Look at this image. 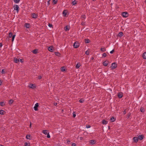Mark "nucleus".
Wrapping results in <instances>:
<instances>
[{
  "instance_id": "1",
  "label": "nucleus",
  "mask_w": 146,
  "mask_h": 146,
  "mask_svg": "<svg viewBox=\"0 0 146 146\" xmlns=\"http://www.w3.org/2000/svg\"><path fill=\"white\" fill-rule=\"evenodd\" d=\"M117 66V64L115 63H113L111 64V66L110 67L111 70H113Z\"/></svg>"
},
{
  "instance_id": "2",
  "label": "nucleus",
  "mask_w": 146,
  "mask_h": 146,
  "mask_svg": "<svg viewBox=\"0 0 146 146\" xmlns=\"http://www.w3.org/2000/svg\"><path fill=\"white\" fill-rule=\"evenodd\" d=\"M80 46L79 43L77 41L75 42L73 46L75 48H77L79 47Z\"/></svg>"
},
{
  "instance_id": "3",
  "label": "nucleus",
  "mask_w": 146,
  "mask_h": 146,
  "mask_svg": "<svg viewBox=\"0 0 146 146\" xmlns=\"http://www.w3.org/2000/svg\"><path fill=\"white\" fill-rule=\"evenodd\" d=\"M122 16L126 18L128 16V13L127 12H123L122 13Z\"/></svg>"
},
{
  "instance_id": "4",
  "label": "nucleus",
  "mask_w": 146,
  "mask_h": 146,
  "mask_svg": "<svg viewBox=\"0 0 146 146\" xmlns=\"http://www.w3.org/2000/svg\"><path fill=\"white\" fill-rule=\"evenodd\" d=\"M19 6L17 5H15L14 7V9L17 11V13H18L19 12Z\"/></svg>"
},
{
  "instance_id": "5",
  "label": "nucleus",
  "mask_w": 146,
  "mask_h": 146,
  "mask_svg": "<svg viewBox=\"0 0 146 146\" xmlns=\"http://www.w3.org/2000/svg\"><path fill=\"white\" fill-rule=\"evenodd\" d=\"M38 103H36L35 105V106L34 107V108L35 111L38 110Z\"/></svg>"
},
{
  "instance_id": "6",
  "label": "nucleus",
  "mask_w": 146,
  "mask_h": 146,
  "mask_svg": "<svg viewBox=\"0 0 146 146\" xmlns=\"http://www.w3.org/2000/svg\"><path fill=\"white\" fill-rule=\"evenodd\" d=\"M89 143L90 144L93 145L96 143V141L93 139H91L90 140Z\"/></svg>"
},
{
  "instance_id": "7",
  "label": "nucleus",
  "mask_w": 146,
  "mask_h": 146,
  "mask_svg": "<svg viewBox=\"0 0 146 146\" xmlns=\"http://www.w3.org/2000/svg\"><path fill=\"white\" fill-rule=\"evenodd\" d=\"M108 63L109 62L108 61H106L103 62V64L104 66H106L108 65Z\"/></svg>"
},
{
  "instance_id": "8",
  "label": "nucleus",
  "mask_w": 146,
  "mask_h": 146,
  "mask_svg": "<svg viewBox=\"0 0 146 146\" xmlns=\"http://www.w3.org/2000/svg\"><path fill=\"white\" fill-rule=\"evenodd\" d=\"M32 17L33 18L35 19L37 18L38 15L36 14L33 13L32 14Z\"/></svg>"
},
{
  "instance_id": "9",
  "label": "nucleus",
  "mask_w": 146,
  "mask_h": 146,
  "mask_svg": "<svg viewBox=\"0 0 146 146\" xmlns=\"http://www.w3.org/2000/svg\"><path fill=\"white\" fill-rule=\"evenodd\" d=\"M29 88L32 89H34V88L36 87L34 84H29Z\"/></svg>"
},
{
  "instance_id": "10",
  "label": "nucleus",
  "mask_w": 146,
  "mask_h": 146,
  "mask_svg": "<svg viewBox=\"0 0 146 146\" xmlns=\"http://www.w3.org/2000/svg\"><path fill=\"white\" fill-rule=\"evenodd\" d=\"M48 50L49 51L52 52L53 50V47L52 46H50L48 48Z\"/></svg>"
},
{
  "instance_id": "11",
  "label": "nucleus",
  "mask_w": 146,
  "mask_h": 146,
  "mask_svg": "<svg viewBox=\"0 0 146 146\" xmlns=\"http://www.w3.org/2000/svg\"><path fill=\"white\" fill-rule=\"evenodd\" d=\"M133 141L137 143L138 141V138L137 137H134L133 139Z\"/></svg>"
},
{
  "instance_id": "12",
  "label": "nucleus",
  "mask_w": 146,
  "mask_h": 146,
  "mask_svg": "<svg viewBox=\"0 0 146 146\" xmlns=\"http://www.w3.org/2000/svg\"><path fill=\"white\" fill-rule=\"evenodd\" d=\"M70 29V27L68 26H66L64 28V30L66 31H69Z\"/></svg>"
},
{
  "instance_id": "13",
  "label": "nucleus",
  "mask_w": 146,
  "mask_h": 146,
  "mask_svg": "<svg viewBox=\"0 0 146 146\" xmlns=\"http://www.w3.org/2000/svg\"><path fill=\"white\" fill-rule=\"evenodd\" d=\"M14 61L15 62L17 63L19 61V58L18 59L17 58H15L14 59Z\"/></svg>"
},
{
  "instance_id": "14",
  "label": "nucleus",
  "mask_w": 146,
  "mask_h": 146,
  "mask_svg": "<svg viewBox=\"0 0 146 146\" xmlns=\"http://www.w3.org/2000/svg\"><path fill=\"white\" fill-rule=\"evenodd\" d=\"M25 26L27 28H29L30 27V25L29 23H25Z\"/></svg>"
},
{
  "instance_id": "15",
  "label": "nucleus",
  "mask_w": 146,
  "mask_h": 146,
  "mask_svg": "<svg viewBox=\"0 0 146 146\" xmlns=\"http://www.w3.org/2000/svg\"><path fill=\"white\" fill-rule=\"evenodd\" d=\"M143 57L145 59H146V52H144L143 54Z\"/></svg>"
},
{
  "instance_id": "16",
  "label": "nucleus",
  "mask_w": 146,
  "mask_h": 146,
  "mask_svg": "<svg viewBox=\"0 0 146 146\" xmlns=\"http://www.w3.org/2000/svg\"><path fill=\"white\" fill-rule=\"evenodd\" d=\"M115 120V119L113 117H111L110 119V121L112 122H114Z\"/></svg>"
},
{
  "instance_id": "17",
  "label": "nucleus",
  "mask_w": 146,
  "mask_h": 146,
  "mask_svg": "<svg viewBox=\"0 0 146 146\" xmlns=\"http://www.w3.org/2000/svg\"><path fill=\"white\" fill-rule=\"evenodd\" d=\"M140 111L141 112L144 113L145 111V110H144L143 108L141 107L140 109Z\"/></svg>"
},
{
  "instance_id": "18",
  "label": "nucleus",
  "mask_w": 146,
  "mask_h": 146,
  "mask_svg": "<svg viewBox=\"0 0 146 146\" xmlns=\"http://www.w3.org/2000/svg\"><path fill=\"white\" fill-rule=\"evenodd\" d=\"M102 123L103 124H106L108 123V122L105 120H103L102 121Z\"/></svg>"
},
{
  "instance_id": "19",
  "label": "nucleus",
  "mask_w": 146,
  "mask_h": 146,
  "mask_svg": "<svg viewBox=\"0 0 146 146\" xmlns=\"http://www.w3.org/2000/svg\"><path fill=\"white\" fill-rule=\"evenodd\" d=\"M138 138V139H139L140 140H141L143 139V136L142 135H139Z\"/></svg>"
},
{
  "instance_id": "20",
  "label": "nucleus",
  "mask_w": 146,
  "mask_h": 146,
  "mask_svg": "<svg viewBox=\"0 0 146 146\" xmlns=\"http://www.w3.org/2000/svg\"><path fill=\"white\" fill-rule=\"evenodd\" d=\"M100 50L102 52H105L106 50V49L105 47L102 48Z\"/></svg>"
},
{
  "instance_id": "21",
  "label": "nucleus",
  "mask_w": 146,
  "mask_h": 146,
  "mask_svg": "<svg viewBox=\"0 0 146 146\" xmlns=\"http://www.w3.org/2000/svg\"><path fill=\"white\" fill-rule=\"evenodd\" d=\"M118 97L119 98H121L122 97V94L121 93H119L118 94Z\"/></svg>"
},
{
  "instance_id": "22",
  "label": "nucleus",
  "mask_w": 146,
  "mask_h": 146,
  "mask_svg": "<svg viewBox=\"0 0 146 146\" xmlns=\"http://www.w3.org/2000/svg\"><path fill=\"white\" fill-rule=\"evenodd\" d=\"M42 133L45 135L47 134L48 133L47 131L46 130H43L42 131Z\"/></svg>"
},
{
  "instance_id": "23",
  "label": "nucleus",
  "mask_w": 146,
  "mask_h": 146,
  "mask_svg": "<svg viewBox=\"0 0 146 146\" xmlns=\"http://www.w3.org/2000/svg\"><path fill=\"white\" fill-rule=\"evenodd\" d=\"M80 64L79 63H78L76 64V68H78L80 67Z\"/></svg>"
},
{
  "instance_id": "24",
  "label": "nucleus",
  "mask_w": 146,
  "mask_h": 146,
  "mask_svg": "<svg viewBox=\"0 0 146 146\" xmlns=\"http://www.w3.org/2000/svg\"><path fill=\"white\" fill-rule=\"evenodd\" d=\"M77 3V1H76L74 0L72 2V4L73 5H75Z\"/></svg>"
},
{
  "instance_id": "25",
  "label": "nucleus",
  "mask_w": 146,
  "mask_h": 146,
  "mask_svg": "<svg viewBox=\"0 0 146 146\" xmlns=\"http://www.w3.org/2000/svg\"><path fill=\"white\" fill-rule=\"evenodd\" d=\"M123 35V33L122 32H121L119 33L118 36L121 37Z\"/></svg>"
},
{
  "instance_id": "26",
  "label": "nucleus",
  "mask_w": 146,
  "mask_h": 146,
  "mask_svg": "<svg viewBox=\"0 0 146 146\" xmlns=\"http://www.w3.org/2000/svg\"><path fill=\"white\" fill-rule=\"evenodd\" d=\"M32 52L35 54H36L37 52V49H35L33 50Z\"/></svg>"
},
{
  "instance_id": "27",
  "label": "nucleus",
  "mask_w": 146,
  "mask_h": 146,
  "mask_svg": "<svg viewBox=\"0 0 146 146\" xmlns=\"http://www.w3.org/2000/svg\"><path fill=\"white\" fill-rule=\"evenodd\" d=\"M13 102V100H10L9 101V104L11 105L12 104Z\"/></svg>"
},
{
  "instance_id": "28",
  "label": "nucleus",
  "mask_w": 146,
  "mask_h": 146,
  "mask_svg": "<svg viewBox=\"0 0 146 146\" xmlns=\"http://www.w3.org/2000/svg\"><path fill=\"white\" fill-rule=\"evenodd\" d=\"M63 14L64 15V16H65L66 15L67 12L66 10H64L63 12Z\"/></svg>"
},
{
  "instance_id": "29",
  "label": "nucleus",
  "mask_w": 146,
  "mask_h": 146,
  "mask_svg": "<svg viewBox=\"0 0 146 146\" xmlns=\"http://www.w3.org/2000/svg\"><path fill=\"white\" fill-rule=\"evenodd\" d=\"M86 18V16L84 15H82L81 17V19L82 20L85 19Z\"/></svg>"
},
{
  "instance_id": "30",
  "label": "nucleus",
  "mask_w": 146,
  "mask_h": 146,
  "mask_svg": "<svg viewBox=\"0 0 146 146\" xmlns=\"http://www.w3.org/2000/svg\"><path fill=\"white\" fill-rule=\"evenodd\" d=\"M85 42L86 43H88L90 42V40L89 39H85Z\"/></svg>"
},
{
  "instance_id": "31",
  "label": "nucleus",
  "mask_w": 146,
  "mask_h": 146,
  "mask_svg": "<svg viewBox=\"0 0 146 146\" xmlns=\"http://www.w3.org/2000/svg\"><path fill=\"white\" fill-rule=\"evenodd\" d=\"M15 36H16V35H13L12 37V42H13V41H14Z\"/></svg>"
},
{
  "instance_id": "32",
  "label": "nucleus",
  "mask_w": 146,
  "mask_h": 146,
  "mask_svg": "<svg viewBox=\"0 0 146 146\" xmlns=\"http://www.w3.org/2000/svg\"><path fill=\"white\" fill-rule=\"evenodd\" d=\"M4 111L3 110H1L0 111V114L1 115H3L4 114Z\"/></svg>"
},
{
  "instance_id": "33",
  "label": "nucleus",
  "mask_w": 146,
  "mask_h": 146,
  "mask_svg": "<svg viewBox=\"0 0 146 146\" xmlns=\"http://www.w3.org/2000/svg\"><path fill=\"white\" fill-rule=\"evenodd\" d=\"M30 135H27L26 136V138L27 139H30Z\"/></svg>"
},
{
  "instance_id": "34",
  "label": "nucleus",
  "mask_w": 146,
  "mask_h": 146,
  "mask_svg": "<svg viewBox=\"0 0 146 146\" xmlns=\"http://www.w3.org/2000/svg\"><path fill=\"white\" fill-rule=\"evenodd\" d=\"M13 1L15 3H19L20 0H13Z\"/></svg>"
},
{
  "instance_id": "35",
  "label": "nucleus",
  "mask_w": 146,
  "mask_h": 146,
  "mask_svg": "<svg viewBox=\"0 0 146 146\" xmlns=\"http://www.w3.org/2000/svg\"><path fill=\"white\" fill-rule=\"evenodd\" d=\"M58 0H53V3L54 4H56Z\"/></svg>"
},
{
  "instance_id": "36",
  "label": "nucleus",
  "mask_w": 146,
  "mask_h": 146,
  "mask_svg": "<svg viewBox=\"0 0 146 146\" xmlns=\"http://www.w3.org/2000/svg\"><path fill=\"white\" fill-rule=\"evenodd\" d=\"M0 105L1 106H3L5 105V104L3 102H0Z\"/></svg>"
},
{
  "instance_id": "37",
  "label": "nucleus",
  "mask_w": 146,
  "mask_h": 146,
  "mask_svg": "<svg viewBox=\"0 0 146 146\" xmlns=\"http://www.w3.org/2000/svg\"><path fill=\"white\" fill-rule=\"evenodd\" d=\"M12 33H9V36L10 38H11L12 37Z\"/></svg>"
},
{
  "instance_id": "38",
  "label": "nucleus",
  "mask_w": 146,
  "mask_h": 146,
  "mask_svg": "<svg viewBox=\"0 0 146 146\" xmlns=\"http://www.w3.org/2000/svg\"><path fill=\"white\" fill-rule=\"evenodd\" d=\"M30 145V143H25V146H29Z\"/></svg>"
},
{
  "instance_id": "39",
  "label": "nucleus",
  "mask_w": 146,
  "mask_h": 146,
  "mask_svg": "<svg viewBox=\"0 0 146 146\" xmlns=\"http://www.w3.org/2000/svg\"><path fill=\"white\" fill-rule=\"evenodd\" d=\"M102 57H105L107 55L106 53H104L102 54Z\"/></svg>"
},
{
  "instance_id": "40",
  "label": "nucleus",
  "mask_w": 146,
  "mask_h": 146,
  "mask_svg": "<svg viewBox=\"0 0 146 146\" xmlns=\"http://www.w3.org/2000/svg\"><path fill=\"white\" fill-rule=\"evenodd\" d=\"M61 70L62 71H63V72L65 71V69L64 68V67H62L61 68Z\"/></svg>"
},
{
  "instance_id": "41",
  "label": "nucleus",
  "mask_w": 146,
  "mask_h": 146,
  "mask_svg": "<svg viewBox=\"0 0 146 146\" xmlns=\"http://www.w3.org/2000/svg\"><path fill=\"white\" fill-rule=\"evenodd\" d=\"M55 54L57 56H59L60 54V53L58 52H55Z\"/></svg>"
},
{
  "instance_id": "42",
  "label": "nucleus",
  "mask_w": 146,
  "mask_h": 146,
  "mask_svg": "<svg viewBox=\"0 0 146 146\" xmlns=\"http://www.w3.org/2000/svg\"><path fill=\"white\" fill-rule=\"evenodd\" d=\"M84 101V100L83 99H81L80 100L79 102L80 103H83Z\"/></svg>"
},
{
  "instance_id": "43",
  "label": "nucleus",
  "mask_w": 146,
  "mask_h": 146,
  "mask_svg": "<svg viewBox=\"0 0 146 146\" xmlns=\"http://www.w3.org/2000/svg\"><path fill=\"white\" fill-rule=\"evenodd\" d=\"M73 116L74 117H75L76 116V113L75 112H74L73 113Z\"/></svg>"
},
{
  "instance_id": "44",
  "label": "nucleus",
  "mask_w": 146,
  "mask_h": 146,
  "mask_svg": "<svg viewBox=\"0 0 146 146\" xmlns=\"http://www.w3.org/2000/svg\"><path fill=\"white\" fill-rule=\"evenodd\" d=\"M47 138H49L50 137V136L49 135V133H48V134H47Z\"/></svg>"
},
{
  "instance_id": "45",
  "label": "nucleus",
  "mask_w": 146,
  "mask_h": 146,
  "mask_svg": "<svg viewBox=\"0 0 146 146\" xmlns=\"http://www.w3.org/2000/svg\"><path fill=\"white\" fill-rule=\"evenodd\" d=\"M86 54L87 55H88L89 54V51H88V50H87L86 51Z\"/></svg>"
},
{
  "instance_id": "46",
  "label": "nucleus",
  "mask_w": 146,
  "mask_h": 146,
  "mask_svg": "<svg viewBox=\"0 0 146 146\" xmlns=\"http://www.w3.org/2000/svg\"><path fill=\"white\" fill-rule=\"evenodd\" d=\"M19 61H20L21 62L23 63V59H20L19 58Z\"/></svg>"
},
{
  "instance_id": "47",
  "label": "nucleus",
  "mask_w": 146,
  "mask_h": 146,
  "mask_svg": "<svg viewBox=\"0 0 146 146\" xmlns=\"http://www.w3.org/2000/svg\"><path fill=\"white\" fill-rule=\"evenodd\" d=\"M1 73L2 74H4L5 73V71L4 69H3L1 71Z\"/></svg>"
},
{
  "instance_id": "48",
  "label": "nucleus",
  "mask_w": 146,
  "mask_h": 146,
  "mask_svg": "<svg viewBox=\"0 0 146 146\" xmlns=\"http://www.w3.org/2000/svg\"><path fill=\"white\" fill-rule=\"evenodd\" d=\"M114 51V50H112L110 52V53L111 54H112L113 52Z\"/></svg>"
},
{
  "instance_id": "49",
  "label": "nucleus",
  "mask_w": 146,
  "mask_h": 146,
  "mask_svg": "<svg viewBox=\"0 0 146 146\" xmlns=\"http://www.w3.org/2000/svg\"><path fill=\"white\" fill-rule=\"evenodd\" d=\"M90 125H87L86 126V127L87 128H90Z\"/></svg>"
},
{
  "instance_id": "50",
  "label": "nucleus",
  "mask_w": 146,
  "mask_h": 146,
  "mask_svg": "<svg viewBox=\"0 0 146 146\" xmlns=\"http://www.w3.org/2000/svg\"><path fill=\"white\" fill-rule=\"evenodd\" d=\"M126 113V110H124V111H123V113L124 114H125Z\"/></svg>"
},
{
  "instance_id": "51",
  "label": "nucleus",
  "mask_w": 146,
  "mask_h": 146,
  "mask_svg": "<svg viewBox=\"0 0 146 146\" xmlns=\"http://www.w3.org/2000/svg\"><path fill=\"white\" fill-rule=\"evenodd\" d=\"M72 146H76V144L75 143H72Z\"/></svg>"
},
{
  "instance_id": "52",
  "label": "nucleus",
  "mask_w": 146,
  "mask_h": 146,
  "mask_svg": "<svg viewBox=\"0 0 146 146\" xmlns=\"http://www.w3.org/2000/svg\"><path fill=\"white\" fill-rule=\"evenodd\" d=\"M48 26L50 27H52V24H48Z\"/></svg>"
},
{
  "instance_id": "53",
  "label": "nucleus",
  "mask_w": 146,
  "mask_h": 146,
  "mask_svg": "<svg viewBox=\"0 0 146 146\" xmlns=\"http://www.w3.org/2000/svg\"><path fill=\"white\" fill-rule=\"evenodd\" d=\"M42 77L41 76H39L38 77V78L39 79H40Z\"/></svg>"
},
{
  "instance_id": "54",
  "label": "nucleus",
  "mask_w": 146,
  "mask_h": 146,
  "mask_svg": "<svg viewBox=\"0 0 146 146\" xmlns=\"http://www.w3.org/2000/svg\"><path fill=\"white\" fill-rule=\"evenodd\" d=\"M50 0H48L47 2V4L48 5H49V4H50V3H49V1H50Z\"/></svg>"
},
{
  "instance_id": "55",
  "label": "nucleus",
  "mask_w": 146,
  "mask_h": 146,
  "mask_svg": "<svg viewBox=\"0 0 146 146\" xmlns=\"http://www.w3.org/2000/svg\"><path fill=\"white\" fill-rule=\"evenodd\" d=\"M84 23H85L83 21V22H82V23H81V24L82 25H84Z\"/></svg>"
},
{
  "instance_id": "56",
  "label": "nucleus",
  "mask_w": 146,
  "mask_h": 146,
  "mask_svg": "<svg viewBox=\"0 0 146 146\" xmlns=\"http://www.w3.org/2000/svg\"><path fill=\"white\" fill-rule=\"evenodd\" d=\"M3 46L2 44V43H0V48L1 47Z\"/></svg>"
},
{
  "instance_id": "57",
  "label": "nucleus",
  "mask_w": 146,
  "mask_h": 146,
  "mask_svg": "<svg viewBox=\"0 0 146 146\" xmlns=\"http://www.w3.org/2000/svg\"><path fill=\"white\" fill-rule=\"evenodd\" d=\"M2 83V82L1 81V80H0V85H1Z\"/></svg>"
},
{
  "instance_id": "58",
  "label": "nucleus",
  "mask_w": 146,
  "mask_h": 146,
  "mask_svg": "<svg viewBox=\"0 0 146 146\" xmlns=\"http://www.w3.org/2000/svg\"><path fill=\"white\" fill-rule=\"evenodd\" d=\"M54 105H55V106H56L57 105V103H54Z\"/></svg>"
},
{
  "instance_id": "59",
  "label": "nucleus",
  "mask_w": 146,
  "mask_h": 146,
  "mask_svg": "<svg viewBox=\"0 0 146 146\" xmlns=\"http://www.w3.org/2000/svg\"><path fill=\"white\" fill-rule=\"evenodd\" d=\"M30 127H31V122H30Z\"/></svg>"
},
{
  "instance_id": "60",
  "label": "nucleus",
  "mask_w": 146,
  "mask_h": 146,
  "mask_svg": "<svg viewBox=\"0 0 146 146\" xmlns=\"http://www.w3.org/2000/svg\"><path fill=\"white\" fill-rule=\"evenodd\" d=\"M70 142V141H67V143H69V142Z\"/></svg>"
},
{
  "instance_id": "61",
  "label": "nucleus",
  "mask_w": 146,
  "mask_h": 146,
  "mask_svg": "<svg viewBox=\"0 0 146 146\" xmlns=\"http://www.w3.org/2000/svg\"><path fill=\"white\" fill-rule=\"evenodd\" d=\"M0 146H4L1 145H0Z\"/></svg>"
},
{
  "instance_id": "62",
  "label": "nucleus",
  "mask_w": 146,
  "mask_h": 146,
  "mask_svg": "<svg viewBox=\"0 0 146 146\" xmlns=\"http://www.w3.org/2000/svg\"><path fill=\"white\" fill-rule=\"evenodd\" d=\"M92 59H93V58H92Z\"/></svg>"
},
{
  "instance_id": "63",
  "label": "nucleus",
  "mask_w": 146,
  "mask_h": 146,
  "mask_svg": "<svg viewBox=\"0 0 146 146\" xmlns=\"http://www.w3.org/2000/svg\"><path fill=\"white\" fill-rule=\"evenodd\" d=\"M92 59H93V58H92Z\"/></svg>"
},
{
  "instance_id": "64",
  "label": "nucleus",
  "mask_w": 146,
  "mask_h": 146,
  "mask_svg": "<svg viewBox=\"0 0 146 146\" xmlns=\"http://www.w3.org/2000/svg\"><path fill=\"white\" fill-rule=\"evenodd\" d=\"M145 1H146V0H145Z\"/></svg>"
}]
</instances>
